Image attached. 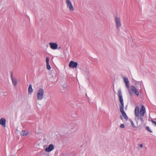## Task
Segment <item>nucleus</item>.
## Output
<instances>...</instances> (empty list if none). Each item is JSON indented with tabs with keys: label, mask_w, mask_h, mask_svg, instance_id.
<instances>
[{
	"label": "nucleus",
	"mask_w": 156,
	"mask_h": 156,
	"mask_svg": "<svg viewBox=\"0 0 156 156\" xmlns=\"http://www.w3.org/2000/svg\"><path fill=\"white\" fill-rule=\"evenodd\" d=\"M139 106H136L134 111L135 116L136 117H139L140 113V117H142L143 116L146 112L144 106L143 105H142L139 112Z\"/></svg>",
	"instance_id": "2"
},
{
	"label": "nucleus",
	"mask_w": 156,
	"mask_h": 156,
	"mask_svg": "<svg viewBox=\"0 0 156 156\" xmlns=\"http://www.w3.org/2000/svg\"><path fill=\"white\" fill-rule=\"evenodd\" d=\"M120 118L122 119H122H123V118H122V115H120Z\"/></svg>",
	"instance_id": "23"
},
{
	"label": "nucleus",
	"mask_w": 156,
	"mask_h": 156,
	"mask_svg": "<svg viewBox=\"0 0 156 156\" xmlns=\"http://www.w3.org/2000/svg\"><path fill=\"white\" fill-rule=\"evenodd\" d=\"M115 19L116 27V28L118 29L121 26L120 19L119 17H115Z\"/></svg>",
	"instance_id": "4"
},
{
	"label": "nucleus",
	"mask_w": 156,
	"mask_h": 156,
	"mask_svg": "<svg viewBox=\"0 0 156 156\" xmlns=\"http://www.w3.org/2000/svg\"><path fill=\"white\" fill-rule=\"evenodd\" d=\"M10 76L11 77V79L12 81V84H13L14 86H16L17 84V81L16 79H14L13 78V73L11 71L10 72Z\"/></svg>",
	"instance_id": "8"
},
{
	"label": "nucleus",
	"mask_w": 156,
	"mask_h": 156,
	"mask_svg": "<svg viewBox=\"0 0 156 156\" xmlns=\"http://www.w3.org/2000/svg\"><path fill=\"white\" fill-rule=\"evenodd\" d=\"M139 146L141 148L142 147H143V145L142 144H140L139 145Z\"/></svg>",
	"instance_id": "22"
},
{
	"label": "nucleus",
	"mask_w": 156,
	"mask_h": 156,
	"mask_svg": "<svg viewBox=\"0 0 156 156\" xmlns=\"http://www.w3.org/2000/svg\"><path fill=\"white\" fill-rule=\"evenodd\" d=\"M78 65V63L76 62H74L73 61H71L69 64V66L70 68H76Z\"/></svg>",
	"instance_id": "7"
},
{
	"label": "nucleus",
	"mask_w": 156,
	"mask_h": 156,
	"mask_svg": "<svg viewBox=\"0 0 156 156\" xmlns=\"http://www.w3.org/2000/svg\"><path fill=\"white\" fill-rule=\"evenodd\" d=\"M6 122V121L5 118H2L0 119V125L4 127H5Z\"/></svg>",
	"instance_id": "12"
},
{
	"label": "nucleus",
	"mask_w": 156,
	"mask_h": 156,
	"mask_svg": "<svg viewBox=\"0 0 156 156\" xmlns=\"http://www.w3.org/2000/svg\"><path fill=\"white\" fill-rule=\"evenodd\" d=\"M123 80L125 84L126 87L129 89V83L128 78L126 77H124Z\"/></svg>",
	"instance_id": "10"
},
{
	"label": "nucleus",
	"mask_w": 156,
	"mask_h": 156,
	"mask_svg": "<svg viewBox=\"0 0 156 156\" xmlns=\"http://www.w3.org/2000/svg\"><path fill=\"white\" fill-rule=\"evenodd\" d=\"M66 3L67 5V7L69 8L70 10L71 11H73L74 10V8L70 0H66Z\"/></svg>",
	"instance_id": "5"
},
{
	"label": "nucleus",
	"mask_w": 156,
	"mask_h": 156,
	"mask_svg": "<svg viewBox=\"0 0 156 156\" xmlns=\"http://www.w3.org/2000/svg\"><path fill=\"white\" fill-rule=\"evenodd\" d=\"M130 88L132 93L135 94L137 96H139V92L135 86H131Z\"/></svg>",
	"instance_id": "6"
},
{
	"label": "nucleus",
	"mask_w": 156,
	"mask_h": 156,
	"mask_svg": "<svg viewBox=\"0 0 156 156\" xmlns=\"http://www.w3.org/2000/svg\"><path fill=\"white\" fill-rule=\"evenodd\" d=\"M46 67L47 69L50 70L51 69V67L49 64H46Z\"/></svg>",
	"instance_id": "15"
},
{
	"label": "nucleus",
	"mask_w": 156,
	"mask_h": 156,
	"mask_svg": "<svg viewBox=\"0 0 156 156\" xmlns=\"http://www.w3.org/2000/svg\"><path fill=\"white\" fill-rule=\"evenodd\" d=\"M120 127L122 128H124L125 127V126L124 124H122L120 125Z\"/></svg>",
	"instance_id": "20"
},
{
	"label": "nucleus",
	"mask_w": 156,
	"mask_h": 156,
	"mask_svg": "<svg viewBox=\"0 0 156 156\" xmlns=\"http://www.w3.org/2000/svg\"><path fill=\"white\" fill-rule=\"evenodd\" d=\"M129 92L130 95L132 93L130 91V90H129Z\"/></svg>",
	"instance_id": "24"
},
{
	"label": "nucleus",
	"mask_w": 156,
	"mask_h": 156,
	"mask_svg": "<svg viewBox=\"0 0 156 156\" xmlns=\"http://www.w3.org/2000/svg\"><path fill=\"white\" fill-rule=\"evenodd\" d=\"M49 44L50 46V47L53 49H56L57 48L58 45L56 43L50 42L49 43Z\"/></svg>",
	"instance_id": "9"
},
{
	"label": "nucleus",
	"mask_w": 156,
	"mask_h": 156,
	"mask_svg": "<svg viewBox=\"0 0 156 156\" xmlns=\"http://www.w3.org/2000/svg\"><path fill=\"white\" fill-rule=\"evenodd\" d=\"M118 94L119 101L120 103L119 105L120 112L122 114L124 118L126 119H128V116L124 110V106L123 100L122 98V93L120 89H119L118 90Z\"/></svg>",
	"instance_id": "1"
},
{
	"label": "nucleus",
	"mask_w": 156,
	"mask_h": 156,
	"mask_svg": "<svg viewBox=\"0 0 156 156\" xmlns=\"http://www.w3.org/2000/svg\"><path fill=\"white\" fill-rule=\"evenodd\" d=\"M127 108V106H126V107L125 109H126V108Z\"/></svg>",
	"instance_id": "25"
},
{
	"label": "nucleus",
	"mask_w": 156,
	"mask_h": 156,
	"mask_svg": "<svg viewBox=\"0 0 156 156\" xmlns=\"http://www.w3.org/2000/svg\"><path fill=\"white\" fill-rule=\"evenodd\" d=\"M130 122H131V126L134 128H136V127L134 125V123L131 120L130 121Z\"/></svg>",
	"instance_id": "17"
},
{
	"label": "nucleus",
	"mask_w": 156,
	"mask_h": 156,
	"mask_svg": "<svg viewBox=\"0 0 156 156\" xmlns=\"http://www.w3.org/2000/svg\"><path fill=\"white\" fill-rule=\"evenodd\" d=\"M44 92V90L42 88H39L37 94V97L38 100H41L43 98Z\"/></svg>",
	"instance_id": "3"
},
{
	"label": "nucleus",
	"mask_w": 156,
	"mask_h": 156,
	"mask_svg": "<svg viewBox=\"0 0 156 156\" xmlns=\"http://www.w3.org/2000/svg\"><path fill=\"white\" fill-rule=\"evenodd\" d=\"M140 121H141L142 122H144V120H143V118H142V117L140 118Z\"/></svg>",
	"instance_id": "21"
},
{
	"label": "nucleus",
	"mask_w": 156,
	"mask_h": 156,
	"mask_svg": "<svg viewBox=\"0 0 156 156\" xmlns=\"http://www.w3.org/2000/svg\"><path fill=\"white\" fill-rule=\"evenodd\" d=\"M146 129L149 132H150V133H152V131L150 129V128H149V127H148V126H146Z\"/></svg>",
	"instance_id": "16"
},
{
	"label": "nucleus",
	"mask_w": 156,
	"mask_h": 156,
	"mask_svg": "<svg viewBox=\"0 0 156 156\" xmlns=\"http://www.w3.org/2000/svg\"><path fill=\"white\" fill-rule=\"evenodd\" d=\"M49 58L48 57H47L46 58V64H49Z\"/></svg>",
	"instance_id": "18"
},
{
	"label": "nucleus",
	"mask_w": 156,
	"mask_h": 156,
	"mask_svg": "<svg viewBox=\"0 0 156 156\" xmlns=\"http://www.w3.org/2000/svg\"><path fill=\"white\" fill-rule=\"evenodd\" d=\"M33 89L32 88V85L30 84L29 85L28 89V94H31L33 92Z\"/></svg>",
	"instance_id": "13"
},
{
	"label": "nucleus",
	"mask_w": 156,
	"mask_h": 156,
	"mask_svg": "<svg viewBox=\"0 0 156 156\" xmlns=\"http://www.w3.org/2000/svg\"><path fill=\"white\" fill-rule=\"evenodd\" d=\"M28 134L27 131L25 130H22L20 132V134L22 136H25L27 135Z\"/></svg>",
	"instance_id": "14"
},
{
	"label": "nucleus",
	"mask_w": 156,
	"mask_h": 156,
	"mask_svg": "<svg viewBox=\"0 0 156 156\" xmlns=\"http://www.w3.org/2000/svg\"><path fill=\"white\" fill-rule=\"evenodd\" d=\"M54 145L52 144H50L48 147L45 149V151L48 152H50L54 149Z\"/></svg>",
	"instance_id": "11"
},
{
	"label": "nucleus",
	"mask_w": 156,
	"mask_h": 156,
	"mask_svg": "<svg viewBox=\"0 0 156 156\" xmlns=\"http://www.w3.org/2000/svg\"><path fill=\"white\" fill-rule=\"evenodd\" d=\"M151 121L152 122V124H154V125H155V126H156V122L154 121L153 120H151Z\"/></svg>",
	"instance_id": "19"
}]
</instances>
